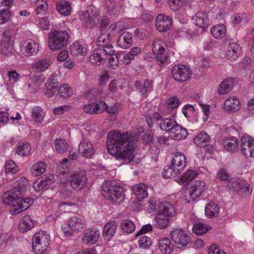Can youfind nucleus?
I'll list each match as a JSON object with an SVG mask.
<instances>
[{"label":"nucleus","instance_id":"f257e3e1","mask_svg":"<svg viewBox=\"0 0 254 254\" xmlns=\"http://www.w3.org/2000/svg\"><path fill=\"white\" fill-rule=\"evenodd\" d=\"M137 142V140L131 133L112 130L108 134L106 146L109 154L118 160L128 163L133 160Z\"/></svg>","mask_w":254,"mask_h":254},{"label":"nucleus","instance_id":"f03ea898","mask_svg":"<svg viewBox=\"0 0 254 254\" xmlns=\"http://www.w3.org/2000/svg\"><path fill=\"white\" fill-rule=\"evenodd\" d=\"M3 202L12 205L10 213L15 215L28 208L31 201L29 198L24 200L21 196V189L14 188L5 192L2 196Z\"/></svg>","mask_w":254,"mask_h":254},{"label":"nucleus","instance_id":"7ed1b4c3","mask_svg":"<svg viewBox=\"0 0 254 254\" xmlns=\"http://www.w3.org/2000/svg\"><path fill=\"white\" fill-rule=\"evenodd\" d=\"M102 195L110 200L113 204H120L125 199L126 195L124 188L119 185H113L106 182L102 187Z\"/></svg>","mask_w":254,"mask_h":254},{"label":"nucleus","instance_id":"20e7f679","mask_svg":"<svg viewBox=\"0 0 254 254\" xmlns=\"http://www.w3.org/2000/svg\"><path fill=\"white\" fill-rule=\"evenodd\" d=\"M69 38V34L65 30H52L48 35L49 49L52 51L62 49L66 46Z\"/></svg>","mask_w":254,"mask_h":254},{"label":"nucleus","instance_id":"39448f33","mask_svg":"<svg viewBox=\"0 0 254 254\" xmlns=\"http://www.w3.org/2000/svg\"><path fill=\"white\" fill-rule=\"evenodd\" d=\"M152 52L159 65L164 64L168 60L167 45L161 38H155L152 42Z\"/></svg>","mask_w":254,"mask_h":254},{"label":"nucleus","instance_id":"423d86ee","mask_svg":"<svg viewBox=\"0 0 254 254\" xmlns=\"http://www.w3.org/2000/svg\"><path fill=\"white\" fill-rule=\"evenodd\" d=\"M66 226L63 227L62 229L66 237L72 236L74 232H79L85 226L84 220L78 215H73L67 220Z\"/></svg>","mask_w":254,"mask_h":254},{"label":"nucleus","instance_id":"0eeeda50","mask_svg":"<svg viewBox=\"0 0 254 254\" xmlns=\"http://www.w3.org/2000/svg\"><path fill=\"white\" fill-rule=\"evenodd\" d=\"M87 171L84 169L79 170L69 175L68 180L71 187L79 190L83 188L87 183Z\"/></svg>","mask_w":254,"mask_h":254},{"label":"nucleus","instance_id":"6e6552de","mask_svg":"<svg viewBox=\"0 0 254 254\" xmlns=\"http://www.w3.org/2000/svg\"><path fill=\"white\" fill-rule=\"evenodd\" d=\"M171 74L175 80L184 82L189 80L191 76V70L184 64H177L173 66Z\"/></svg>","mask_w":254,"mask_h":254},{"label":"nucleus","instance_id":"1a4fd4ad","mask_svg":"<svg viewBox=\"0 0 254 254\" xmlns=\"http://www.w3.org/2000/svg\"><path fill=\"white\" fill-rule=\"evenodd\" d=\"M49 235L45 231L36 233L33 237L32 249L38 252L42 249H47L50 242Z\"/></svg>","mask_w":254,"mask_h":254},{"label":"nucleus","instance_id":"9d476101","mask_svg":"<svg viewBox=\"0 0 254 254\" xmlns=\"http://www.w3.org/2000/svg\"><path fill=\"white\" fill-rule=\"evenodd\" d=\"M171 239L178 248L188 245L190 242V238L182 229L174 228L171 234Z\"/></svg>","mask_w":254,"mask_h":254},{"label":"nucleus","instance_id":"9b49d317","mask_svg":"<svg viewBox=\"0 0 254 254\" xmlns=\"http://www.w3.org/2000/svg\"><path fill=\"white\" fill-rule=\"evenodd\" d=\"M240 147L243 154L247 158L254 157V139L249 136L241 139Z\"/></svg>","mask_w":254,"mask_h":254},{"label":"nucleus","instance_id":"f8f14e48","mask_svg":"<svg viewBox=\"0 0 254 254\" xmlns=\"http://www.w3.org/2000/svg\"><path fill=\"white\" fill-rule=\"evenodd\" d=\"M54 177L52 174L44 176L42 179H37L33 184V187L37 191L48 189L50 186L54 183Z\"/></svg>","mask_w":254,"mask_h":254},{"label":"nucleus","instance_id":"ddd939ff","mask_svg":"<svg viewBox=\"0 0 254 254\" xmlns=\"http://www.w3.org/2000/svg\"><path fill=\"white\" fill-rule=\"evenodd\" d=\"M172 25V19L170 16L159 14L156 18L155 26L159 32H166L169 30Z\"/></svg>","mask_w":254,"mask_h":254},{"label":"nucleus","instance_id":"4468645a","mask_svg":"<svg viewBox=\"0 0 254 254\" xmlns=\"http://www.w3.org/2000/svg\"><path fill=\"white\" fill-rule=\"evenodd\" d=\"M206 189L205 183L200 180L194 182L190 188L189 194L192 201L200 197Z\"/></svg>","mask_w":254,"mask_h":254},{"label":"nucleus","instance_id":"2eb2a0df","mask_svg":"<svg viewBox=\"0 0 254 254\" xmlns=\"http://www.w3.org/2000/svg\"><path fill=\"white\" fill-rule=\"evenodd\" d=\"M107 107L106 103L103 101L93 102L83 106V110L86 113L90 114H98L103 112V108Z\"/></svg>","mask_w":254,"mask_h":254},{"label":"nucleus","instance_id":"dca6fc26","mask_svg":"<svg viewBox=\"0 0 254 254\" xmlns=\"http://www.w3.org/2000/svg\"><path fill=\"white\" fill-rule=\"evenodd\" d=\"M100 236V232L96 229H87L83 235L82 241L83 244L93 245L96 244Z\"/></svg>","mask_w":254,"mask_h":254},{"label":"nucleus","instance_id":"f3484780","mask_svg":"<svg viewBox=\"0 0 254 254\" xmlns=\"http://www.w3.org/2000/svg\"><path fill=\"white\" fill-rule=\"evenodd\" d=\"M158 209L157 213L166 217H173L176 213L175 206L169 202L162 201L160 202L158 205Z\"/></svg>","mask_w":254,"mask_h":254},{"label":"nucleus","instance_id":"a211bd4d","mask_svg":"<svg viewBox=\"0 0 254 254\" xmlns=\"http://www.w3.org/2000/svg\"><path fill=\"white\" fill-rule=\"evenodd\" d=\"M78 151L83 157L90 158L94 154L95 150L90 141L83 139L79 145Z\"/></svg>","mask_w":254,"mask_h":254},{"label":"nucleus","instance_id":"6ab92c4d","mask_svg":"<svg viewBox=\"0 0 254 254\" xmlns=\"http://www.w3.org/2000/svg\"><path fill=\"white\" fill-rule=\"evenodd\" d=\"M69 50L72 55L84 56L87 53V46L83 42L76 41L70 46Z\"/></svg>","mask_w":254,"mask_h":254},{"label":"nucleus","instance_id":"aec40b11","mask_svg":"<svg viewBox=\"0 0 254 254\" xmlns=\"http://www.w3.org/2000/svg\"><path fill=\"white\" fill-rule=\"evenodd\" d=\"M39 45L35 41L28 40L25 41L23 55L26 57L36 55L39 51Z\"/></svg>","mask_w":254,"mask_h":254},{"label":"nucleus","instance_id":"412c9836","mask_svg":"<svg viewBox=\"0 0 254 254\" xmlns=\"http://www.w3.org/2000/svg\"><path fill=\"white\" fill-rule=\"evenodd\" d=\"M107 59V56H105L104 51L99 48L93 51V54L89 56V60L93 64L100 65L105 63Z\"/></svg>","mask_w":254,"mask_h":254},{"label":"nucleus","instance_id":"4be33fe9","mask_svg":"<svg viewBox=\"0 0 254 254\" xmlns=\"http://www.w3.org/2000/svg\"><path fill=\"white\" fill-rule=\"evenodd\" d=\"M186 158L184 154L181 152H176L172 159L171 165L176 168L177 171L181 172L186 166Z\"/></svg>","mask_w":254,"mask_h":254},{"label":"nucleus","instance_id":"5701e85b","mask_svg":"<svg viewBox=\"0 0 254 254\" xmlns=\"http://www.w3.org/2000/svg\"><path fill=\"white\" fill-rule=\"evenodd\" d=\"M241 47L236 42L229 44L226 53V57L230 61H234L239 57L241 52Z\"/></svg>","mask_w":254,"mask_h":254},{"label":"nucleus","instance_id":"b1692460","mask_svg":"<svg viewBox=\"0 0 254 254\" xmlns=\"http://www.w3.org/2000/svg\"><path fill=\"white\" fill-rule=\"evenodd\" d=\"M188 134L187 130L179 125L177 123L169 133L171 138L174 140L185 139L188 135Z\"/></svg>","mask_w":254,"mask_h":254},{"label":"nucleus","instance_id":"393cba45","mask_svg":"<svg viewBox=\"0 0 254 254\" xmlns=\"http://www.w3.org/2000/svg\"><path fill=\"white\" fill-rule=\"evenodd\" d=\"M134 86L136 90L145 97L147 93L151 91L153 87V81L152 80L146 79L144 80L143 84L139 80L136 81L134 83Z\"/></svg>","mask_w":254,"mask_h":254},{"label":"nucleus","instance_id":"a878e982","mask_svg":"<svg viewBox=\"0 0 254 254\" xmlns=\"http://www.w3.org/2000/svg\"><path fill=\"white\" fill-rule=\"evenodd\" d=\"M132 43V35L129 32H124L118 37L117 44L123 49L130 47Z\"/></svg>","mask_w":254,"mask_h":254},{"label":"nucleus","instance_id":"bb28decb","mask_svg":"<svg viewBox=\"0 0 254 254\" xmlns=\"http://www.w3.org/2000/svg\"><path fill=\"white\" fill-rule=\"evenodd\" d=\"M147 186L143 184H139L133 187V193L138 201H141L148 196Z\"/></svg>","mask_w":254,"mask_h":254},{"label":"nucleus","instance_id":"cd10ccee","mask_svg":"<svg viewBox=\"0 0 254 254\" xmlns=\"http://www.w3.org/2000/svg\"><path fill=\"white\" fill-rule=\"evenodd\" d=\"M239 104V100L237 97H230L225 101L224 109L228 113H234L238 110Z\"/></svg>","mask_w":254,"mask_h":254},{"label":"nucleus","instance_id":"c85d7f7f","mask_svg":"<svg viewBox=\"0 0 254 254\" xmlns=\"http://www.w3.org/2000/svg\"><path fill=\"white\" fill-rule=\"evenodd\" d=\"M223 144L224 148L230 152H235L239 149V140L236 137L226 138L223 141Z\"/></svg>","mask_w":254,"mask_h":254},{"label":"nucleus","instance_id":"c756f323","mask_svg":"<svg viewBox=\"0 0 254 254\" xmlns=\"http://www.w3.org/2000/svg\"><path fill=\"white\" fill-rule=\"evenodd\" d=\"M234 190L242 197L250 195L253 191L252 188L249 184L243 182L236 184Z\"/></svg>","mask_w":254,"mask_h":254},{"label":"nucleus","instance_id":"7c9ffc66","mask_svg":"<svg viewBox=\"0 0 254 254\" xmlns=\"http://www.w3.org/2000/svg\"><path fill=\"white\" fill-rule=\"evenodd\" d=\"M158 246L160 250L164 254H170L173 251V245L168 238L159 240Z\"/></svg>","mask_w":254,"mask_h":254},{"label":"nucleus","instance_id":"2f4dec72","mask_svg":"<svg viewBox=\"0 0 254 254\" xmlns=\"http://www.w3.org/2000/svg\"><path fill=\"white\" fill-rule=\"evenodd\" d=\"M207 15L204 11H198L193 17L194 24L198 27L205 28L208 25L206 22Z\"/></svg>","mask_w":254,"mask_h":254},{"label":"nucleus","instance_id":"473e14b6","mask_svg":"<svg viewBox=\"0 0 254 254\" xmlns=\"http://www.w3.org/2000/svg\"><path fill=\"white\" fill-rule=\"evenodd\" d=\"M33 226L34 222L31 217L26 215L20 221L18 229L21 232L24 233L30 230Z\"/></svg>","mask_w":254,"mask_h":254},{"label":"nucleus","instance_id":"72a5a7b5","mask_svg":"<svg viewBox=\"0 0 254 254\" xmlns=\"http://www.w3.org/2000/svg\"><path fill=\"white\" fill-rule=\"evenodd\" d=\"M209 136L205 132L202 131L193 139V142L197 146L204 147L210 143Z\"/></svg>","mask_w":254,"mask_h":254},{"label":"nucleus","instance_id":"f704fd0d","mask_svg":"<svg viewBox=\"0 0 254 254\" xmlns=\"http://www.w3.org/2000/svg\"><path fill=\"white\" fill-rule=\"evenodd\" d=\"M234 85V79L232 78H227L220 84L218 88V93L220 94H224L228 93Z\"/></svg>","mask_w":254,"mask_h":254},{"label":"nucleus","instance_id":"c9c22d12","mask_svg":"<svg viewBox=\"0 0 254 254\" xmlns=\"http://www.w3.org/2000/svg\"><path fill=\"white\" fill-rule=\"evenodd\" d=\"M211 33L215 39H221L225 36L226 27L224 24H217L211 28Z\"/></svg>","mask_w":254,"mask_h":254},{"label":"nucleus","instance_id":"e433bc0d","mask_svg":"<svg viewBox=\"0 0 254 254\" xmlns=\"http://www.w3.org/2000/svg\"><path fill=\"white\" fill-rule=\"evenodd\" d=\"M51 64L50 59L47 58L39 60L32 64L33 69L39 72H43L47 69Z\"/></svg>","mask_w":254,"mask_h":254},{"label":"nucleus","instance_id":"4c0bfd02","mask_svg":"<svg viewBox=\"0 0 254 254\" xmlns=\"http://www.w3.org/2000/svg\"><path fill=\"white\" fill-rule=\"evenodd\" d=\"M177 122L170 118H166L161 120L159 127L162 130L170 133L172 129L176 125Z\"/></svg>","mask_w":254,"mask_h":254},{"label":"nucleus","instance_id":"58836bf2","mask_svg":"<svg viewBox=\"0 0 254 254\" xmlns=\"http://www.w3.org/2000/svg\"><path fill=\"white\" fill-rule=\"evenodd\" d=\"M205 212L206 215L210 218L216 217L219 213V206L211 202L205 206Z\"/></svg>","mask_w":254,"mask_h":254},{"label":"nucleus","instance_id":"ea45409f","mask_svg":"<svg viewBox=\"0 0 254 254\" xmlns=\"http://www.w3.org/2000/svg\"><path fill=\"white\" fill-rule=\"evenodd\" d=\"M117 225L116 221H111L104 226L103 235L106 237L111 238L115 233Z\"/></svg>","mask_w":254,"mask_h":254},{"label":"nucleus","instance_id":"a19ab883","mask_svg":"<svg viewBox=\"0 0 254 254\" xmlns=\"http://www.w3.org/2000/svg\"><path fill=\"white\" fill-rule=\"evenodd\" d=\"M46 164L44 162H39L34 164L31 169L32 175L38 177L45 172Z\"/></svg>","mask_w":254,"mask_h":254},{"label":"nucleus","instance_id":"79ce46f5","mask_svg":"<svg viewBox=\"0 0 254 254\" xmlns=\"http://www.w3.org/2000/svg\"><path fill=\"white\" fill-rule=\"evenodd\" d=\"M107 11L110 14L118 15L121 11L122 7L114 1L108 0L106 2Z\"/></svg>","mask_w":254,"mask_h":254},{"label":"nucleus","instance_id":"37998d69","mask_svg":"<svg viewBox=\"0 0 254 254\" xmlns=\"http://www.w3.org/2000/svg\"><path fill=\"white\" fill-rule=\"evenodd\" d=\"M155 227L159 229H165L168 226L170 219L169 218L165 217L157 213L156 217Z\"/></svg>","mask_w":254,"mask_h":254},{"label":"nucleus","instance_id":"c03bdc74","mask_svg":"<svg viewBox=\"0 0 254 254\" xmlns=\"http://www.w3.org/2000/svg\"><path fill=\"white\" fill-rule=\"evenodd\" d=\"M54 144L55 150L58 153H63L67 151L68 144L65 140L61 138H56Z\"/></svg>","mask_w":254,"mask_h":254},{"label":"nucleus","instance_id":"a18cd8bd","mask_svg":"<svg viewBox=\"0 0 254 254\" xmlns=\"http://www.w3.org/2000/svg\"><path fill=\"white\" fill-rule=\"evenodd\" d=\"M58 93L64 99H67L71 97L73 94L71 87L68 84H63L60 86Z\"/></svg>","mask_w":254,"mask_h":254},{"label":"nucleus","instance_id":"49530a36","mask_svg":"<svg viewBox=\"0 0 254 254\" xmlns=\"http://www.w3.org/2000/svg\"><path fill=\"white\" fill-rule=\"evenodd\" d=\"M45 116L43 109L39 107H34L32 112V117L33 120L38 124L42 123Z\"/></svg>","mask_w":254,"mask_h":254},{"label":"nucleus","instance_id":"de8ad7c7","mask_svg":"<svg viewBox=\"0 0 254 254\" xmlns=\"http://www.w3.org/2000/svg\"><path fill=\"white\" fill-rule=\"evenodd\" d=\"M121 228L124 232L129 234L134 231L135 226L132 221L129 219H124L121 223Z\"/></svg>","mask_w":254,"mask_h":254},{"label":"nucleus","instance_id":"09e8293b","mask_svg":"<svg viewBox=\"0 0 254 254\" xmlns=\"http://www.w3.org/2000/svg\"><path fill=\"white\" fill-rule=\"evenodd\" d=\"M13 43H7L5 41H1L0 43V53L5 56H10L13 49Z\"/></svg>","mask_w":254,"mask_h":254},{"label":"nucleus","instance_id":"8fccbe9b","mask_svg":"<svg viewBox=\"0 0 254 254\" xmlns=\"http://www.w3.org/2000/svg\"><path fill=\"white\" fill-rule=\"evenodd\" d=\"M46 88L45 95L49 97L53 96L56 93L58 87V84L57 82L51 81L45 84Z\"/></svg>","mask_w":254,"mask_h":254},{"label":"nucleus","instance_id":"3c124183","mask_svg":"<svg viewBox=\"0 0 254 254\" xmlns=\"http://www.w3.org/2000/svg\"><path fill=\"white\" fill-rule=\"evenodd\" d=\"M180 171H177L176 168L171 164L166 166L163 172V176L164 178L168 179L171 177H175L178 174H180Z\"/></svg>","mask_w":254,"mask_h":254},{"label":"nucleus","instance_id":"603ef678","mask_svg":"<svg viewBox=\"0 0 254 254\" xmlns=\"http://www.w3.org/2000/svg\"><path fill=\"white\" fill-rule=\"evenodd\" d=\"M57 10L64 15H68L71 12V6L68 2L63 1L57 6Z\"/></svg>","mask_w":254,"mask_h":254},{"label":"nucleus","instance_id":"864d4df0","mask_svg":"<svg viewBox=\"0 0 254 254\" xmlns=\"http://www.w3.org/2000/svg\"><path fill=\"white\" fill-rule=\"evenodd\" d=\"M31 149L28 143H23L17 147L16 152L19 155L25 156L29 154Z\"/></svg>","mask_w":254,"mask_h":254},{"label":"nucleus","instance_id":"5fc2aeb1","mask_svg":"<svg viewBox=\"0 0 254 254\" xmlns=\"http://www.w3.org/2000/svg\"><path fill=\"white\" fill-rule=\"evenodd\" d=\"M198 175L196 171L192 170H187L182 177V181L183 183H188L193 180Z\"/></svg>","mask_w":254,"mask_h":254},{"label":"nucleus","instance_id":"6e6d98bb","mask_svg":"<svg viewBox=\"0 0 254 254\" xmlns=\"http://www.w3.org/2000/svg\"><path fill=\"white\" fill-rule=\"evenodd\" d=\"M192 229L196 234L201 235L208 231L210 229V227H208L203 223H199L194 225Z\"/></svg>","mask_w":254,"mask_h":254},{"label":"nucleus","instance_id":"4d7b16f0","mask_svg":"<svg viewBox=\"0 0 254 254\" xmlns=\"http://www.w3.org/2000/svg\"><path fill=\"white\" fill-rule=\"evenodd\" d=\"M109 34H102L97 38L96 45L99 47L102 48L106 46L108 44L110 43V39L109 38Z\"/></svg>","mask_w":254,"mask_h":254},{"label":"nucleus","instance_id":"13d9d810","mask_svg":"<svg viewBox=\"0 0 254 254\" xmlns=\"http://www.w3.org/2000/svg\"><path fill=\"white\" fill-rule=\"evenodd\" d=\"M18 170V167L14 161L8 160L5 164V171L6 173L15 174Z\"/></svg>","mask_w":254,"mask_h":254},{"label":"nucleus","instance_id":"bf43d9fd","mask_svg":"<svg viewBox=\"0 0 254 254\" xmlns=\"http://www.w3.org/2000/svg\"><path fill=\"white\" fill-rule=\"evenodd\" d=\"M168 3L171 9L174 11H178L185 4L184 0H168Z\"/></svg>","mask_w":254,"mask_h":254},{"label":"nucleus","instance_id":"052dcab7","mask_svg":"<svg viewBox=\"0 0 254 254\" xmlns=\"http://www.w3.org/2000/svg\"><path fill=\"white\" fill-rule=\"evenodd\" d=\"M36 4L37 5V9L36 10V13L38 14H44L48 7L47 2L43 0H37Z\"/></svg>","mask_w":254,"mask_h":254},{"label":"nucleus","instance_id":"680f3d73","mask_svg":"<svg viewBox=\"0 0 254 254\" xmlns=\"http://www.w3.org/2000/svg\"><path fill=\"white\" fill-rule=\"evenodd\" d=\"M11 16V13L9 11L2 8L0 12V24H4L9 21Z\"/></svg>","mask_w":254,"mask_h":254},{"label":"nucleus","instance_id":"e2e57ef3","mask_svg":"<svg viewBox=\"0 0 254 254\" xmlns=\"http://www.w3.org/2000/svg\"><path fill=\"white\" fill-rule=\"evenodd\" d=\"M138 244L140 247L145 248L151 245V240L148 237L143 236L139 239Z\"/></svg>","mask_w":254,"mask_h":254},{"label":"nucleus","instance_id":"0e129e2a","mask_svg":"<svg viewBox=\"0 0 254 254\" xmlns=\"http://www.w3.org/2000/svg\"><path fill=\"white\" fill-rule=\"evenodd\" d=\"M218 177L221 181H228L230 177V174L225 169H220L218 173Z\"/></svg>","mask_w":254,"mask_h":254},{"label":"nucleus","instance_id":"69168bd1","mask_svg":"<svg viewBox=\"0 0 254 254\" xmlns=\"http://www.w3.org/2000/svg\"><path fill=\"white\" fill-rule=\"evenodd\" d=\"M2 40L1 41H5L7 43H13V38L11 34L10 30H7L3 32L2 34Z\"/></svg>","mask_w":254,"mask_h":254},{"label":"nucleus","instance_id":"338daca9","mask_svg":"<svg viewBox=\"0 0 254 254\" xmlns=\"http://www.w3.org/2000/svg\"><path fill=\"white\" fill-rule=\"evenodd\" d=\"M208 254H227L224 251H220L219 247L216 245H212L208 250Z\"/></svg>","mask_w":254,"mask_h":254},{"label":"nucleus","instance_id":"774afa93","mask_svg":"<svg viewBox=\"0 0 254 254\" xmlns=\"http://www.w3.org/2000/svg\"><path fill=\"white\" fill-rule=\"evenodd\" d=\"M142 140L143 142L146 144L151 143L153 140L152 132L150 131L145 132L143 135Z\"/></svg>","mask_w":254,"mask_h":254}]
</instances>
